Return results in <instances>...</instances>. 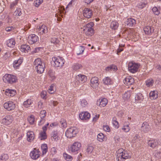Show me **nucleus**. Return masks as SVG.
Returning <instances> with one entry per match:
<instances>
[{
  "instance_id": "nucleus-43",
  "label": "nucleus",
  "mask_w": 161,
  "mask_h": 161,
  "mask_svg": "<svg viewBox=\"0 0 161 161\" xmlns=\"http://www.w3.org/2000/svg\"><path fill=\"white\" fill-rule=\"evenodd\" d=\"M8 158V156L7 154H3L0 156V161H6Z\"/></svg>"
},
{
  "instance_id": "nucleus-32",
  "label": "nucleus",
  "mask_w": 161,
  "mask_h": 161,
  "mask_svg": "<svg viewBox=\"0 0 161 161\" xmlns=\"http://www.w3.org/2000/svg\"><path fill=\"white\" fill-rule=\"evenodd\" d=\"M117 69V66L114 64H112L108 66L105 68V70L106 71L109 72L112 70L116 71Z\"/></svg>"
},
{
  "instance_id": "nucleus-44",
  "label": "nucleus",
  "mask_w": 161,
  "mask_h": 161,
  "mask_svg": "<svg viewBox=\"0 0 161 161\" xmlns=\"http://www.w3.org/2000/svg\"><path fill=\"white\" fill-rule=\"evenodd\" d=\"M43 0H36L33 2V5L36 7H38L42 3Z\"/></svg>"
},
{
  "instance_id": "nucleus-64",
  "label": "nucleus",
  "mask_w": 161,
  "mask_h": 161,
  "mask_svg": "<svg viewBox=\"0 0 161 161\" xmlns=\"http://www.w3.org/2000/svg\"><path fill=\"white\" fill-rule=\"evenodd\" d=\"M99 117V115L98 114L95 115L93 118V120L94 121L96 122L98 119Z\"/></svg>"
},
{
  "instance_id": "nucleus-53",
  "label": "nucleus",
  "mask_w": 161,
  "mask_h": 161,
  "mask_svg": "<svg viewBox=\"0 0 161 161\" xmlns=\"http://www.w3.org/2000/svg\"><path fill=\"white\" fill-rule=\"evenodd\" d=\"M130 127L128 125H124L122 128V130L126 132H129L130 130Z\"/></svg>"
},
{
  "instance_id": "nucleus-63",
  "label": "nucleus",
  "mask_w": 161,
  "mask_h": 161,
  "mask_svg": "<svg viewBox=\"0 0 161 161\" xmlns=\"http://www.w3.org/2000/svg\"><path fill=\"white\" fill-rule=\"evenodd\" d=\"M10 56V54L9 53H6L5 55L3 56V58L5 59H7Z\"/></svg>"
},
{
  "instance_id": "nucleus-38",
  "label": "nucleus",
  "mask_w": 161,
  "mask_h": 161,
  "mask_svg": "<svg viewBox=\"0 0 161 161\" xmlns=\"http://www.w3.org/2000/svg\"><path fill=\"white\" fill-rule=\"evenodd\" d=\"M72 67L74 70L77 71L80 69L82 68V66L80 64L76 63L73 64Z\"/></svg>"
},
{
  "instance_id": "nucleus-57",
  "label": "nucleus",
  "mask_w": 161,
  "mask_h": 161,
  "mask_svg": "<svg viewBox=\"0 0 161 161\" xmlns=\"http://www.w3.org/2000/svg\"><path fill=\"white\" fill-rule=\"evenodd\" d=\"M43 49V48L41 47H37L35 48L34 50L33 51V53H38L39 51H41Z\"/></svg>"
},
{
  "instance_id": "nucleus-55",
  "label": "nucleus",
  "mask_w": 161,
  "mask_h": 161,
  "mask_svg": "<svg viewBox=\"0 0 161 161\" xmlns=\"http://www.w3.org/2000/svg\"><path fill=\"white\" fill-rule=\"evenodd\" d=\"M94 24L92 22H90L89 23L87 24L85 26L84 28H88L91 29L92 28V27L94 26Z\"/></svg>"
},
{
  "instance_id": "nucleus-29",
  "label": "nucleus",
  "mask_w": 161,
  "mask_h": 161,
  "mask_svg": "<svg viewBox=\"0 0 161 161\" xmlns=\"http://www.w3.org/2000/svg\"><path fill=\"white\" fill-rule=\"evenodd\" d=\"M84 32L85 34L88 36H92L94 34V30L93 28L89 29L85 28L83 29Z\"/></svg>"
},
{
  "instance_id": "nucleus-4",
  "label": "nucleus",
  "mask_w": 161,
  "mask_h": 161,
  "mask_svg": "<svg viewBox=\"0 0 161 161\" xmlns=\"http://www.w3.org/2000/svg\"><path fill=\"white\" fill-rule=\"evenodd\" d=\"M78 130L75 127H72L68 129L65 132L67 138H72L75 137L78 133Z\"/></svg>"
},
{
  "instance_id": "nucleus-47",
  "label": "nucleus",
  "mask_w": 161,
  "mask_h": 161,
  "mask_svg": "<svg viewBox=\"0 0 161 161\" xmlns=\"http://www.w3.org/2000/svg\"><path fill=\"white\" fill-rule=\"evenodd\" d=\"M130 96V94L129 92H125L124 94L123 98L125 100H128Z\"/></svg>"
},
{
  "instance_id": "nucleus-35",
  "label": "nucleus",
  "mask_w": 161,
  "mask_h": 161,
  "mask_svg": "<svg viewBox=\"0 0 161 161\" xmlns=\"http://www.w3.org/2000/svg\"><path fill=\"white\" fill-rule=\"evenodd\" d=\"M30 46L26 44L22 45L21 46V50L22 52H28L30 50Z\"/></svg>"
},
{
  "instance_id": "nucleus-24",
  "label": "nucleus",
  "mask_w": 161,
  "mask_h": 161,
  "mask_svg": "<svg viewBox=\"0 0 161 161\" xmlns=\"http://www.w3.org/2000/svg\"><path fill=\"white\" fill-rule=\"evenodd\" d=\"M5 93L7 96L13 97L15 95L16 91L15 90L8 89H6Z\"/></svg>"
},
{
  "instance_id": "nucleus-50",
  "label": "nucleus",
  "mask_w": 161,
  "mask_h": 161,
  "mask_svg": "<svg viewBox=\"0 0 161 161\" xmlns=\"http://www.w3.org/2000/svg\"><path fill=\"white\" fill-rule=\"evenodd\" d=\"M63 156L64 158L68 161H70L72 159V157L66 153H64Z\"/></svg>"
},
{
  "instance_id": "nucleus-37",
  "label": "nucleus",
  "mask_w": 161,
  "mask_h": 161,
  "mask_svg": "<svg viewBox=\"0 0 161 161\" xmlns=\"http://www.w3.org/2000/svg\"><path fill=\"white\" fill-rule=\"evenodd\" d=\"M97 139L100 142H102L105 141L106 140L105 136L102 133H99L97 136Z\"/></svg>"
},
{
  "instance_id": "nucleus-6",
  "label": "nucleus",
  "mask_w": 161,
  "mask_h": 161,
  "mask_svg": "<svg viewBox=\"0 0 161 161\" xmlns=\"http://www.w3.org/2000/svg\"><path fill=\"white\" fill-rule=\"evenodd\" d=\"M159 142L157 139H150L148 140L147 142L148 145L152 148H157L159 144Z\"/></svg>"
},
{
  "instance_id": "nucleus-51",
  "label": "nucleus",
  "mask_w": 161,
  "mask_h": 161,
  "mask_svg": "<svg viewBox=\"0 0 161 161\" xmlns=\"http://www.w3.org/2000/svg\"><path fill=\"white\" fill-rule=\"evenodd\" d=\"M152 10L153 13L156 15H158L160 14L159 10L156 7H153L152 9Z\"/></svg>"
},
{
  "instance_id": "nucleus-2",
  "label": "nucleus",
  "mask_w": 161,
  "mask_h": 161,
  "mask_svg": "<svg viewBox=\"0 0 161 161\" xmlns=\"http://www.w3.org/2000/svg\"><path fill=\"white\" fill-rule=\"evenodd\" d=\"M65 62V60L60 57H55L52 58L51 63L52 65L56 67H62Z\"/></svg>"
},
{
  "instance_id": "nucleus-13",
  "label": "nucleus",
  "mask_w": 161,
  "mask_h": 161,
  "mask_svg": "<svg viewBox=\"0 0 161 161\" xmlns=\"http://www.w3.org/2000/svg\"><path fill=\"white\" fill-rule=\"evenodd\" d=\"M83 16L87 18H90L92 16L93 13L92 10L90 8H85L83 11Z\"/></svg>"
},
{
  "instance_id": "nucleus-19",
  "label": "nucleus",
  "mask_w": 161,
  "mask_h": 161,
  "mask_svg": "<svg viewBox=\"0 0 161 161\" xmlns=\"http://www.w3.org/2000/svg\"><path fill=\"white\" fill-rule=\"evenodd\" d=\"M46 112L45 110H42L40 111V116L41 119L38 125H42L44 123L45 120L44 118L46 116Z\"/></svg>"
},
{
  "instance_id": "nucleus-62",
  "label": "nucleus",
  "mask_w": 161,
  "mask_h": 161,
  "mask_svg": "<svg viewBox=\"0 0 161 161\" xmlns=\"http://www.w3.org/2000/svg\"><path fill=\"white\" fill-rule=\"evenodd\" d=\"M103 129L106 131L109 132L110 131V128L108 125H104L103 126Z\"/></svg>"
},
{
  "instance_id": "nucleus-7",
  "label": "nucleus",
  "mask_w": 161,
  "mask_h": 161,
  "mask_svg": "<svg viewBox=\"0 0 161 161\" xmlns=\"http://www.w3.org/2000/svg\"><path fill=\"white\" fill-rule=\"evenodd\" d=\"M81 147V144L76 142L73 143L69 148V150L72 153H74L78 151Z\"/></svg>"
},
{
  "instance_id": "nucleus-49",
  "label": "nucleus",
  "mask_w": 161,
  "mask_h": 161,
  "mask_svg": "<svg viewBox=\"0 0 161 161\" xmlns=\"http://www.w3.org/2000/svg\"><path fill=\"white\" fill-rule=\"evenodd\" d=\"M94 147L93 146L91 145H89L86 149V152L88 153H91L93 150Z\"/></svg>"
},
{
  "instance_id": "nucleus-42",
  "label": "nucleus",
  "mask_w": 161,
  "mask_h": 161,
  "mask_svg": "<svg viewBox=\"0 0 161 161\" xmlns=\"http://www.w3.org/2000/svg\"><path fill=\"white\" fill-rule=\"evenodd\" d=\"M44 63L42 62L41 60V58H37L36 59L33 65L36 66H37V65H39L41 64H43Z\"/></svg>"
},
{
  "instance_id": "nucleus-1",
  "label": "nucleus",
  "mask_w": 161,
  "mask_h": 161,
  "mask_svg": "<svg viewBox=\"0 0 161 161\" xmlns=\"http://www.w3.org/2000/svg\"><path fill=\"white\" fill-rule=\"evenodd\" d=\"M116 153V160L117 161H125L131 157L130 153L122 148L117 150Z\"/></svg>"
},
{
  "instance_id": "nucleus-40",
  "label": "nucleus",
  "mask_w": 161,
  "mask_h": 161,
  "mask_svg": "<svg viewBox=\"0 0 161 161\" xmlns=\"http://www.w3.org/2000/svg\"><path fill=\"white\" fill-rule=\"evenodd\" d=\"M40 136L39 138L41 140H44L47 138V136L46 134V131H43L41 132L39 134Z\"/></svg>"
},
{
  "instance_id": "nucleus-17",
  "label": "nucleus",
  "mask_w": 161,
  "mask_h": 161,
  "mask_svg": "<svg viewBox=\"0 0 161 161\" xmlns=\"http://www.w3.org/2000/svg\"><path fill=\"white\" fill-rule=\"evenodd\" d=\"M79 117L83 120L89 119L90 117V114L87 112H82L79 114Z\"/></svg>"
},
{
  "instance_id": "nucleus-30",
  "label": "nucleus",
  "mask_w": 161,
  "mask_h": 161,
  "mask_svg": "<svg viewBox=\"0 0 161 161\" xmlns=\"http://www.w3.org/2000/svg\"><path fill=\"white\" fill-rule=\"evenodd\" d=\"M7 45L10 47H13L15 45V40L13 38L8 39L6 41Z\"/></svg>"
},
{
  "instance_id": "nucleus-46",
  "label": "nucleus",
  "mask_w": 161,
  "mask_h": 161,
  "mask_svg": "<svg viewBox=\"0 0 161 161\" xmlns=\"http://www.w3.org/2000/svg\"><path fill=\"white\" fill-rule=\"evenodd\" d=\"M41 147L42 150L43 154L46 153L47 151V145L46 144H42Z\"/></svg>"
},
{
  "instance_id": "nucleus-16",
  "label": "nucleus",
  "mask_w": 161,
  "mask_h": 161,
  "mask_svg": "<svg viewBox=\"0 0 161 161\" xmlns=\"http://www.w3.org/2000/svg\"><path fill=\"white\" fill-rule=\"evenodd\" d=\"M30 156L33 159H37L39 156L38 149L36 148H34V150L30 153Z\"/></svg>"
},
{
  "instance_id": "nucleus-56",
  "label": "nucleus",
  "mask_w": 161,
  "mask_h": 161,
  "mask_svg": "<svg viewBox=\"0 0 161 161\" xmlns=\"http://www.w3.org/2000/svg\"><path fill=\"white\" fill-rule=\"evenodd\" d=\"M51 43H52L54 44H56L58 43L59 41L58 39L56 37H53L51 39Z\"/></svg>"
},
{
  "instance_id": "nucleus-15",
  "label": "nucleus",
  "mask_w": 161,
  "mask_h": 161,
  "mask_svg": "<svg viewBox=\"0 0 161 161\" xmlns=\"http://www.w3.org/2000/svg\"><path fill=\"white\" fill-rule=\"evenodd\" d=\"M38 33L40 35H42L43 34L46 33L48 32L47 27L45 25H42V26H39L37 27Z\"/></svg>"
},
{
  "instance_id": "nucleus-20",
  "label": "nucleus",
  "mask_w": 161,
  "mask_h": 161,
  "mask_svg": "<svg viewBox=\"0 0 161 161\" xmlns=\"http://www.w3.org/2000/svg\"><path fill=\"white\" fill-rule=\"evenodd\" d=\"M150 129V127L149 124L147 122H144L142 124L141 130L144 133H147Z\"/></svg>"
},
{
  "instance_id": "nucleus-31",
  "label": "nucleus",
  "mask_w": 161,
  "mask_h": 161,
  "mask_svg": "<svg viewBox=\"0 0 161 161\" xmlns=\"http://www.w3.org/2000/svg\"><path fill=\"white\" fill-rule=\"evenodd\" d=\"M103 81L104 84L105 85H110L113 83L112 80L108 77L104 78L103 80Z\"/></svg>"
},
{
  "instance_id": "nucleus-22",
  "label": "nucleus",
  "mask_w": 161,
  "mask_h": 161,
  "mask_svg": "<svg viewBox=\"0 0 161 161\" xmlns=\"http://www.w3.org/2000/svg\"><path fill=\"white\" fill-rule=\"evenodd\" d=\"M45 68V63L36 66L35 69L36 70L38 73L41 74L43 73Z\"/></svg>"
},
{
  "instance_id": "nucleus-8",
  "label": "nucleus",
  "mask_w": 161,
  "mask_h": 161,
  "mask_svg": "<svg viewBox=\"0 0 161 161\" xmlns=\"http://www.w3.org/2000/svg\"><path fill=\"white\" fill-rule=\"evenodd\" d=\"M75 80L77 82L82 84L87 81V77L85 75L80 74L76 76Z\"/></svg>"
},
{
  "instance_id": "nucleus-33",
  "label": "nucleus",
  "mask_w": 161,
  "mask_h": 161,
  "mask_svg": "<svg viewBox=\"0 0 161 161\" xmlns=\"http://www.w3.org/2000/svg\"><path fill=\"white\" fill-rule=\"evenodd\" d=\"M118 26V23L117 22L115 21H112L110 25V28L114 30H116Z\"/></svg>"
},
{
  "instance_id": "nucleus-9",
  "label": "nucleus",
  "mask_w": 161,
  "mask_h": 161,
  "mask_svg": "<svg viewBox=\"0 0 161 161\" xmlns=\"http://www.w3.org/2000/svg\"><path fill=\"white\" fill-rule=\"evenodd\" d=\"M5 108L8 111L13 110L15 107V104L13 102L9 101L5 103L3 105Z\"/></svg>"
},
{
  "instance_id": "nucleus-14",
  "label": "nucleus",
  "mask_w": 161,
  "mask_h": 161,
  "mask_svg": "<svg viewBox=\"0 0 161 161\" xmlns=\"http://www.w3.org/2000/svg\"><path fill=\"white\" fill-rule=\"evenodd\" d=\"M145 33L148 35H150L154 32V27L152 25L147 26L143 28Z\"/></svg>"
},
{
  "instance_id": "nucleus-18",
  "label": "nucleus",
  "mask_w": 161,
  "mask_h": 161,
  "mask_svg": "<svg viewBox=\"0 0 161 161\" xmlns=\"http://www.w3.org/2000/svg\"><path fill=\"white\" fill-rule=\"evenodd\" d=\"M125 23L129 27H133L136 24V21L132 18H129L125 21Z\"/></svg>"
},
{
  "instance_id": "nucleus-60",
  "label": "nucleus",
  "mask_w": 161,
  "mask_h": 161,
  "mask_svg": "<svg viewBox=\"0 0 161 161\" xmlns=\"http://www.w3.org/2000/svg\"><path fill=\"white\" fill-rule=\"evenodd\" d=\"M146 4L147 3L141 2V3H139V8H142L146 6Z\"/></svg>"
},
{
  "instance_id": "nucleus-12",
  "label": "nucleus",
  "mask_w": 161,
  "mask_h": 161,
  "mask_svg": "<svg viewBox=\"0 0 161 161\" xmlns=\"http://www.w3.org/2000/svg\"><path fill=\"white\" fill-rule=\"evenodd\" d=\"M13 120V119L12 116L7 115L2 119V122L3 124L7 125L10 124Z\"/></svg>"
},
{
  "instance_id": "nucleus-61",
  "label": "nucleus",
  "mask_w": 161,
  "mask_h": 161,
  "mask_svg": "<svg viewBox=\"0 0 161 161\" xmlns=\"http://www.w3.org/2000/svg\"><path fill=\"white\" fill-rule=\"evenodd\" d=\"M53 86H52V85H51L49 87L48 90V92L50 93V94H52L54 92V91L53 90Z\"/></svg>"
},
{
  "instance_id": "nucleus-5",
  "label": "nucleus",
  "mask_w": 161,
  "mask_h": 161,
  "mask_svg": "<svg viewBox=\"0 0 161 161\" xmlns=\"http://www.w3.org/2000/svg\"><path fill=\"white\" fill-rule=\"evenodd\" d=\"M128 69L132 73H135L138 71L140 66L139 64L135 63H129L128 64Z\"/></svg>"
},
{
  "instance_id": "nucleus-39",
  "label": "nucleus",
  "mask_w": 161,
  "mask_h": 161,
  "mask_svg": "<svg viewBox=\"0 0 161 161\" xmlns=\"http://www.w3.org/2000/svg\"><path fill=\"white\" fill-rule=\"evenodd\" d=\"M22 10L20 8H17L16 10L14 13V15L15 16H20L22 14Z\"/></svg>"
},
{
  "instance_id": "nucleus-48",
  "label": "nucleus",
  "mask_w": 161,
  "mask_h": 161,
  "mask_svg": "<svg viewBox=\"0 0 161 161\" xmlns=\"http://www.w3.org/2000/svg\"><path fill=\"white\" fill-rule=\"evenodd\" d=\"M19 0H15L10 3V8L11 9L14 8L16 5H17Z\"/></svg>"
},
{
  "instance_id": "nucleus-11",
  "label": "nucleus",
  "mask_w": 161,
  "mask_h": 161,
  "mask_svg": "<svg viewBox=\"0 0 161 161\" xmlns=\"http://www.w3.org/2000/svg\"><path fill=\"white\" fill-rule=\"evenodd\" d=\"M90 85L93 89H96L98 87L99 83H98V78L97 77H92L90 81Z\"/></svg>"
},
{
  "instance_id": "nucleus-10",
  "label": "nucleus",
  "mask_w": 161,
  "mask_h": 161,
  "mask_svg": "<svg viewBox=\"0 0 161 161\" xmlns=\"http://www.w3.org/2000/svg\"><path fill=\"white\" fill-rule=\"evenodd\" d=\"M39 40L38 36L35 34L30 35L28 38V41L29 43L32 44L35 43Z\"/></svg>"
},
{
  "instance_id": "nucleus-45",
  "label": "nucleus",
  "mask_w": 161,
  "mask_h": 161,
  "mask_svg": "<svg viewBox=\"0 0 161 161\" xmlns=\"http://www.w3.org/2000/svg\"><path fill=\"white\" fill-rule=\"evenodd\" d=\"M154 80H153L152 79H149L148 80H147L146 81V85L148 87H150L152 86L154 83Z\"/></svg>"
},
{
  "instance_id": "nucleus-26",
  "label": "nucleus",
  "mask_w": 161,
  "mask_h": 161,
  "mask_svg": "<svg viewBox=\"0 0 161 161\" xmlns=\"http://www.w3.org/2000/svg\"><path fill=\"white\" fill-rule=\"evenodd\" d=\"M158 96V92L156 91H151L149 94V98L151 100L157 99Z\"/></svg>"
},
{
  "instance_id": "nucleus-59",
  "label": "nucleus",
  "mask_w": 161,
  "mask_h": 161,
  "mask_svg": "<svg viewBox=\"0 0 161 161\" xmlns=\"http://www.w3.org/2000/svg\"><path fill=\"white\" fill-rule=\"evenodd\" d=\"M49 75L52 78L54 77L55 72L53 71V70L50 69L48 72Z\"/></svg>"
},
{
  "instance_id": "nucleus-58",
  "label": "nucleus",
  "mask_w": 161,
  "mask_h": 161,
  "mask_svg": "<svg viewBox=\"0 0 161 161\" xmlns=\"http://www.w3.org/2000/svg\"><path fill=\"white\" fill-rule=\"evenodd\" d=\"M87 104V101L85 99H82L81 101V105L83 107H85Z\"/></svg>"
},
{
  "instance_id": "nucleus-3",
  "label": "nucleus",
  "mask_w": 161,
  "mask_h": 161,
  "mask_svg": "<svg viewBox=\"0 0 161 161\" xmlns=\"http://www.w3.org/2000/svg\"><path fill=\"white\" fill-rule=\"evenodd\" d=\"M17 80V78L15 76L10 74H6L3 77V80L6 83H14Z\"/></svg>"
},
{
  "instance_id": "nucleus-23",
  "label": "nucleus",
  "mask_w": 161,
  "mask_h": 161,
  "mask_svg": "<svg viewBox=\"0 0 161 161\" xmlns=\"http://www.w3.org/2000/svg\"><path fill=\"white\" fill-rule=\"evenodd\" d=\"M108 103V100L107 99L105 98H102L101 100L99 99L97 101V105H99V106L100 107H104L107 105Z\"/></svg>"
},
{
  "instance_id": "nucleus-41",
  "label": "nucleus",
  "mask_w": 161,
  "mask_h": 161,
  "mask_svg": "<svg viewBox=\"0 0 161 161\" xmlns=\"http://www.w3.org/2000/svg\"><path fill=\"white\" fill-rule=\"evenodd\" d=\"M33 101L31 99H28L23 103L24 106L26 108L30 107V105L32 103Z\"/></svg>"
},
{
  "instance_id": "nucleus-21",
  "label": "nucleus",
  "mask_w": 161,
  "mask_h": 161,
  "mask_svg": "<svg viewBox=\"0 0 161 161\" xmlns=\"http://www.w3.org/2000/svg\"><path fill=\"white\" fill-rule=\"evenodd\" d=\"M123 82L125 84L129 85L133 84L134 83V80L131 76H128L125 77Z\"/></svg>"
},
{
  "instance_id": "nucleus-25",
  "label": "nucleus",
  "mask_w": 161,
  "mask_h": 161,
  "mask_svg": "<svg viewBox=\"0 0 161 161\" xmlns=\"http://www.w3.org/2000/svg\"><path fill=\"white\" fill-rule=\"evenodd\" d=\"M23 62V59L21 58L17 60H15L13 64V66L16 69H18Z\"/></svg>"
},
{
  "instance_id": "nucleus-36",
  "label": "nucleus",
  "mask_w": 161,
  "mask_h": 161,
  "mask_svg": "<svg viewBox=\"0 0 161 161\" xmlns=\"http://www.w3.org/2000/svg\"><path fill=\"white\" fill-rule=\"evenodd\" d=\"M85 50L84 47L81 46H79L76 50V53L77 55H80L82 54Z\"/></svg>"
},
{
  "instance_id": "nucleus-54",
  "label": "nucleus",
  "mask_w": 161,
  "mask_h": 161,
  "mask_svg": "<svg viewBox=\"0 0 161 161\" xmlns=\"http://www.w3.org/2000/svg\"><path fill=\"white\" fill-rule=\"evenodd\" d=\"M112 121V123L114 126L115 128H118L119 127L118 122L116 120L115 118H113Z\"/></svg>"
},
{
  "instance_id": "nucleus-34",
  "label": "nucleus",
  "mask_w": 161,
  "mask_h": 161,
  "mask_svg": "<svg viewBox=\"0 0 161 161\" xmlns=\"http://www.w3.org/2000/svg\"><path fill=\"white\" fill-rule=\"evenodd\" d=\"M51 139L52 140L53 139H54V141H57L59 137L58 136V132L57 131H53L51 133Z\"/></svg>"
},
{
  "instance_id": "nucleus-52",
  "label": "nucleus",
  "mask_w": 161,
  "mask_h": 161,
  "mask_svg": "<svg viewBox=\"0 0 161 161\" xmlns=\"http://www.w3.org/2000/svg\"><path fill=\"white\" fill-rule=\"evenodd\" d=\"M28 121L31 124H33L34 122V117L32 115L28 117L27 119Z\"/></svg>"
},
{
  "instance_id": "nucleus-27",
  "label": "nucleus",
  "mask_w": 161,
  "mask_h": 161,
  "mask_svg": "<svg viewBox=\"0 0 161 161\" xmlns=\"http://www.w3.org/2000/svg\"><path fill=\"white\" fill-rule=\"evenodd\" d=\"M27 140L29 142L33 141L35 138L34 132L32 131H28L27 133Z\"/></svg>"
},
{
  "instance_id": "nucleus-28",
  "label": "nucleus",
  "mask_w": 161,
  "mask_h": 161,
  "mask_svg": "<svg viewBox=\"0 0 161 161\" xmlns=\"http://www.w3.org/2000/svg\"><path fill=\"white\" fill-rule=\"evenodd\" d=\"M143 97L142 94L140 93H137L135 97V102L141 103L143 99Z\"/></svg>"
}]
</instances>
